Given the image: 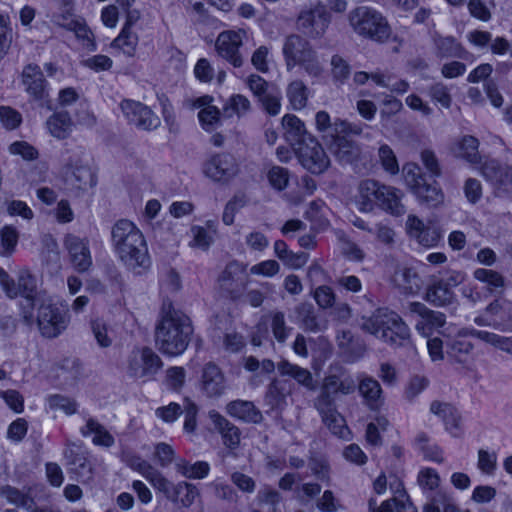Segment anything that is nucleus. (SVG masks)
<instances>
[{
	"label": "nucleus",
	"instance_id": "nucleus-1",
	"mask_svg": "<svg viewBox=\"0 0 512 512\" xmlns=\"http://www.w3.org/2000/svg\"><path fill=\"white\" fill-rule=\"evenodd\" d=\"M190 317L164 299L160 318L155 328V343L159 351L168 356H179L188 347L193 334Z\"/></svg>",
	"mask_w": 512,
	"mask_h": 512
},
{
	"label": "nucleus",
	"instance_id": "nucleus-2",
	"mask_svg": "<svg viewBox=\"0 0 512 512\" xmlns=\"http://www.w3.org/2000/svg\"><path fill=\"white\" fill-rule=\"evenodd\" d=\"M111 240L117 256L127 269L141 274L150 267L146 240L133 222L118 220L112 227Z\"/></svg>",
	"mask_w": 512,
	"mask_h": 512
},
{
	"label": "nucleus",
	"instance_id": "nucleus-3",
	"mask_svg": "<svg viewBox=\"0 0 512 512\" xmlns=\"http://www.w3.org/2000/svg\"><path fill=\"white\" fill-rule=\"evenodd\" d=\"M360 328L390 346H404L410 341V328L398 313L388 308H379L362 317Z\"/></svg>",
	"mask_w": 512,
	"mask_h": 512
},
{
	"label": "nucleus",
	"instance_id": "nucleus-4",
	"mask_svg": "<svg viewBox=\"0 0 512 512\" xmlns=\"http://www.w3.org/2000/svg\"><path fill=\"white\" fill-rule=\"evenodd\" d=\"M402 196V192L395 187L365 179L358 185L357 205L362 212L380 208L391 215L401 216L406 212L401 202Z\"/></svg>",
	"mask_w": 512,
	"mask_h": 512
},
{
	"label": "nucleus",
	"instance_id": "nucleus-5",
	"mask_svg": "<svg viewBox=\"0 0 512 512\" xmlns=\"http://www.w3.org/2000/svg\"><path fill=\"white\" fill-rule=\"evenodd\" d=\"M356 382L350 376L341 378L338 375H328L324 378L320 392L314 400V407L320 414L322 421L334 433L343 422L336 408L337 394L348 395L355 391Z\"/></svg>",
	"mask_w": 512,
	"mask_h": 512
},
{
	"label": "nucleus",
	"instance_id": "nucleus-6",
	"mask_svg": "<svg viewBox=\"0 0 512 512\" xmlns=\"http://www.w3.org/2000/svg\"><path fill=\"white\" fill-rule=\"evenodd\" d=\"M0 285L10 298L21 296L26 304H21L22 317L27 325H32L35 321L33 309L36 303L45 297L37 290V280L29 270H20L17 282L3 269L0 268Z\"/></svg>",
	"mask_w": 512,
	"mask_h": 512
},
{
	"label": "nucleus",
	"instance_id": "nucleus-7",
	"mask_svg": "<svg viewBox=\"0 0 512 512\" xmlns=\"http://www.w3.org/2000/svg\"><path fill=\"white\" fill-rule=\"evenodd\" d=\"M349 23L358 35L377 42H385L390 27L385 17L373 8L360 6L349 13Z\"/></svg>",
	"mask_w": 512,
	"mask_h": 512
},
{
	"label": "nucleus",
	"instance_id": "nucleus-8",
	"mask_svg": "<svg viewBox=\"0 0 512 512\" xmlns=\"http://www.w3.org/2000/svg\"><path fill=\"white\" fill-rule=\"evenodd\" d=\"M35 307H37L36 323L44 338H56L67 329L70 323L68 312L57 307L51 298L42 299L36 303Z\"/></svg>",
	"mask_w": 512,
	"mask_h": 512
},
{
	"label": "nucleus",
	"instance_id": "nucleus-9",
	"mask_svg": "<svg viewBox=\"0 0 512 512\" xmlns=\"http://www.w3.org/2000/svg\"><path fill=\"white\" fill-rule=\"evenodd\" d=\"M299 164L313 175L324 174L331 166V160L322 144L315 136H308L294 146Z\"/></svg>",
	"mask_w": 512,
	"mask_h": 512
},
{
	"label": "nucleus",
	"instance_id": "nucleus-10",
	"mask_svg": "<svg viewBox=\"0 0 512 512\" xmlns=\"http://www.w3.org/2000/svg\"><path fill=\"white\" fill-rule=\"evenodd\" d=\"M403 176L406 185L416 196L420 203L428 206H437L443 201V193L438 184L427 183L422 169L415 163H407L403 166Z\"/></svg>",
	"mask_w": 512,
	"mask_h": 512
},
{
	"label": "nucleus",
	"instance_id": "nucleus-11",
	"mask_svg": "<svg viewBox=\"0 0 512 512\" xmlns=\"http://www.w3.org/2000/svg\"><path fill=\"white\" fill-rule=\"evenodd\" d=\"M162 365L161 358L151 348H135L127 358V373L136 380L146 382L154 378Z\"/></svg>",
	"mask_w": 512,
	"mask_h": 512
},
{
	"label": "nucleus",
	"instance_id": "nucleus-12",
	"mask_svg": "<svg viewBox=\"0 0 512 512\" xmlns=\"http://www.w3.org/2000/svg\"><path fill=\"white\" fill-rule=\"evenodd\" d=\"M315 128L326 146L345 135H360L363 126L351 123L341 118L331 119L328 112L321 110L315 115Z\"/></svg>",
	"mask_w": 512,
	"mask_h": 512
},
{
	"label": "nucleus",
	"instance_id": "nucleus-13",
	"mask_svg": "<svg viewBox=\"0 0 512 512\" xmlns=\"http://www.w3.org/2000/svg\"><path fill=\"white\" fill-rule=\"evenodd\" d=\"M247 283L246 265L236 260L230 261L218 277L222 294L232 301L243 297Z\"/></svg>",
	"mask_w": 512,
	"mask_h": 512
},
{
	"label": "nucleus",
	"instance_id": "nucleus-14",
	"mask_svg": "<svg viewBox=\"0 0 512 512\" xmlns=\"http://www.w3.org/2000/svg\"><path fill=\"white\" fill-rule=\"evenodd\" d=\"M205 176L213 182L228 184L240 172V165L234 155L221 152L212 155L203 165Z\"/></svg>",
	"mask_w": 512,
	"mask_h": 512
},
{
	"label": "nucleus",
	"instance_id": "nucleus-15",
	"mask_svg": "<svg viewBox=\"0 0 512 512\" xmlns=\"http://www.w3.org/2000/svg\"><path fill=\"white\" fill-rule=\"evenodd\" d=\"M20 80L31 101L42 106L49 100V83L38 64L25 65L20 74Z\"/></svg>",
	"mask_w": 512,
	"mask_h": 512
},
{
	"label": "nucleus",
	"instance_id": "nucleus-16",
	"mask_svg": "<svg viewBox=\"0 0 512 512\" xmlns=\"http://www.w3.org/2000/svg\"><path fill=\"white\" fill-rule=\"evenodd\" d=\"M88 454L83 445L76 443L66 445L63 456L71 478L80 482H86L92 478L93 469Z\"/></svg>",
	"mask_w": 512,
	"mask_h": 512
},
{
	"label": "nucleus",
	"instance_id": "nucleus-17",
	"mask_svg": "<svg viewBox=\"0 0 512 512\" xmlns=\"http://www.w3.org/2000/svg\"><path fill=\"white\" fill-rule=\"evenodd\" d=\"M62 176L65 184L75 190H85L96 184L90 167L83 163L79 155L69 157L62 169Z\"/></svg>",
	"mask_w": 512,
	"mask_h": 512
},
{
	"label": "nucleus",
	"instance_id": "nucleus-18",
	"mask_svg": "<svg viewBox=\"0 0 512 512\" xmlns=\"http://www.w3.org/2000/svg\"><path fill=\"white\" fill-rule=\"evenodd\" d=\"M120 107L128 122L138 129L150 131L160 125V118L141 102L123 100Z\"/></svg>",
	"mask_w": 512,
	"mask_h": 512
},
{
	"label": "nucleus",
	"instance_id": "nucleus-19",
	"mask_svg": "<svg viewBox=\"0 0 512 512\" xmlns=\"http://www.w3.org/2000/svg\"><path fill=\"white\" fill-rule=\"evenodd\" d=\"M329 23L330 14L323 5L303 10L297 19L298 28L313 38L323 35Z\"/></svg>",
	"mask_w": 512,
	"mask_h": 512
},
{
	"label": "nucleus",
	"instance_id": "nucleus-20",
	"mask_svg": "<svg viewBox=\"0 0 512 512\" xmlns=\"http://www.w3.org/2000/svg\"><path fill=\"white\" fill-rule=\"evenodd\" d=\"M64 248L68 252L70 263L73 268L83 273L92 266V256L89 248V241L74 234H67L63 241Z\"/></svg>",
	"mask_w": 512,
	"mask_h": 512
},
{
	"label": "nucleus",
	"instance_id": "nucleus-21",
	"mask_svg": "<svg viewBox=\"0 0 512 512\" xmlns=\"http://www.w3.org/2000/svg\"><path fill=\"white\" fill-rule=\"evenodd\" d=\"M476 333H483V330L462 328L454 337L449 338L445 345L447 357L457 363H466L474 348L473 343L468 340V337L478 339Z\"/></svg>",
	"mask_w": 512,
	"mask_h": 512
},
{
	"label": "nucleus",
	"instance_id": "nucleus-22",
	"mask_svg": "<svg viewBox=\"0 0 512 512\" xmlns=\"http://www.w3.org/2000/svg\"><path fill=\"white\" fill-rule=\"evenodd\" d=\"M241 45L242 33L240 31L221 32L215 44L218 54L236 68L243 64V57L239 53Z\"/></svg>",
	"mask_w": 512,
	"mask_h": 512
},
{
	"label": "nucleus",
	"instance_id": "nucleus-23",
	"mask_svg": "<svg viewBox=\"0 0 512 512\" xmlns=\"http://www.w3.org/2000/svg\"><path fill=\"white\" fill-rule=\"evenodd\" d=\"M409 309L420 318L416 322V330L423 336H429L434 330L443 327L446 316L442 312L433 311L420 302H411Z\"/></svg>",
	"mask_w": 512,
	"mask_h": 512
},
{
	"label": "nucleus",
	"instance_id": "nucleus-24",
	"mask_svg": "<svg viewBox=\"0 0 512 512\" xmlns=\"http://www.w3.org/2000/svg\"><path fill=\"white\" fill-rule=\"evenodd\" d=\"M200 389L208 398L220 397L225 392L224 374L215 363L209 362L203 366Z\"/></svg>",
	"mask_w": 512,
	"mask_h": 512
},
{
	"label": "nucleus",
	"instance_id": "nucleus-25",
	"mask_svg": "<svg viewBox=\"0 0 512 512\" xmlns=\"http://www.w3.org/2000/svg\"><path fill=\"white\" fill-rule=\"evenodd\" d=\"M356 387L363 398V403L370 410H378L383 405V390L375 378L362 374L358 377V385Z\"/></svg>",
	"mask_w": 512,
	"mask_h": 512
},
{
	"label": "nucleus",
	"instance_id": "nucleus-26",
	"mask_svg": "<svg viewBox=\"0 0 512 512\" xmlns=\"http://www.w3.org/2000/svg\"><path fill=\"white\" fill-rule=\"evenodd\" d=\"M486 311L492 320V328L501 332L512 331V303L506 299L498 298L493 300Z\"/></svg>",
	"mask_w": 512,
	"mask_h": 512
},
{
	"label": "nucleus",
	"instance_id": "nucleus-27",
	"mask_svg": "<svg viewBox=\"0 0 512 512\" xmlns=\"http://www.w3.org/2000/svg\"><path fill=\"white\" fill-rule=\"evenodd\" d=\"M430 412L443 421L452 436L459 437L462 434L461 415L452 404L435 400L430 404Z\"/></svg>",
	"mask_w": 512,
	"mask_h": 512
},
{
	"label": "nucleus",
	"instance_id": "nucleus-28",
	"mask_svg": "<svg viewBox=\"0 0 512 512\" xmlns=\"http://www.w3.org/2000/svg\"><path fill=\"white\" fill-rule=\"evenodd\" d=\"M482 176L491 183L512 190V167L502 165L496 160H487L481 166Z\"/></svg>",
	"mask_w": 512,
	"mask_h": 512
},
{
	"label": "nucleus",
	"instance_id": "nucleus-29",
	"mask_svg": "<svg viewBox=\"0 0 512 512\" xmlns=\"http://www.w3.org/2000/svg\"><path fill=\"white\" fill-rule=\"evenodd\" d=\"M313 48L310 43L299 35L292 34L285 39L283 55L288 69H292Z\"/></svg>",
	"mask_w": 512,
	"mask_h": 512
},
{
	"label": "nucleus",
	"instance_id": "nucleus-30",
	"mask_svg": "<svg viewBox=\"0 0 512 512\" xmlns=\"http://www.w3.org/2000/svg\"><path fill=\"white\" fill-rule=\"evenodd\" d=\"M349 136H342L327 146L328 150L341 164L353 163L359 158L361 153L358 144L350 140Z\"/></svg>",
	"mask_w": 512,
	"mask_h": 512
},
{
	"label": "nucleus",
	"instance_id": "nucleus-31",
	"mask_svg": "<svg viewBox=\"0 0 512 512\" xmlns=\"http://www.w3.org/2000/svg\"><path fill=\"white\" fill-rule=\"evenodd\" d=\"M46 128L49 134L58 139H67L73 130V120L66 110L56 111L46 120Z\"/></svg>",
	"mask_w": 512,
	"mask_h": 512
},
{
	"label": "nucleus",
	"instance_id": "nucleus-32",
	"mask_svg": "<svg viewBox=\"0 0 512 512\" xmlns=\"http://www.w3.org/2000/svg\"><path fill=\"white\" fill-rule=\"evenodd\" d=\"M215 429L221 434L223 443L230 449H235L240 443V430L216 411L209 412Z\"/></svg>",
	"mask_w": 512,
	"mask_h": 512
},
{
	"label": "nucleus",
	"instance_id": "nucleus-33",
	"mask_svg": "<svg viewBox=\"0 0 512 512\" xmlns=\"http://www.w3.org/2000/svg\"><path fill=\"white\" fill-rule=\"evenodd\" d=\"M226 411L230 416L248 423H259L263 418L254 403L246 400L238 399L229 402Z\"/></svg>",
	"mask_w": 512,
	"mask_h": 512
},
{
	"label": "nucleus",
	"instance_id": "nucleus-34",
	"mask_svg": "<svg viewBox=\"0 0 512 512\" xmlns=\"http://www.w3.org/2000/svg\"><path fill=\"white\" fill-rule=\"evenodd\" d=\"M83 437H92V443L96 446L111 447L115 443L113 435L95 418H88L84 426L80 428Z\"/></svg>",
	"mask_w": 512,
	"mask_h": 512
},
{
	"label": "nucleus",
	"instance_id": "nucleus-35",
	"mask_svg": "<svg viewBox=\"0 0 512 512\" xmlns=\"http://www.w3.org/2000/svg\"><path fill=\"white\" fill-rule=\"evenodd\" d=\"M392 281L394 285L404 294H413L419 291L421 280L413 268L399 267L395 270Z\"/></svg>",
	"mask_w": 512,
	"mask_h": 512
},
{
	"label": "nucleus",
	"instance_id": "nucleus-36",
	"mask_svg": "<svg viewBox=\"0 0 512 512\" xmlns=\"http://www.w3.org/2000/svg\"><path fill=\"white\" fill-rule=\"evenodd\" d=\"M282 125L285 129V138L290 142L293 150L297 143H301V141L305 140L308 136H314L307 131L304 122L296 115L286 114L282 118Z\"/></svg>",
	"mask_w": 512,
	"mask_h": 512
},
{
	"label": "nucleus",
	"instance_id": "nucleus-37",
	"mask_svg": "<svg viewBox=\"0 0 512 512\" xmlns=\"http://www.w3.org/2000/svg\"><path fill=\"white\" fill-rule=\"evenodd\" d=\"M479 140L471 135H465L454 143L452 148L455 156L466 160L471 164H480L482 158L478 151Z\"/></svg>",
	"mask_w": 512,
	"mask_h": 512
},
{
	"label": "nucleus",
	"instance_id": "nucleus-38",
	"mask_svg": "<svg viewBox=\"0 0 512 512\" xmlns=\"http://www.w3.org/2000/svg\"><path fill=\"white\" fill-rule=\"evenodd\" d=\"M277 369L280 375L293 378L298 384L304 386L308 390H315L316 385L312 374L308 369L292 364L288 360H281L278 362Z\"/></svg>",
	"mask_w": 512,
	"mask_h": 512
},
{
	"label": "nucleus",
	"instance_id": "nucleus-39",
	"mask_svg": "<svg viewBox=\"0 0 512 512\" xmlns=\"http://www.w3.org/2000/svg\"><path fill=\"white\" fill-rule=\"evenodd\" d=\"M294 312L299 325L305 331L317 333L323 329L312 303L301 302L295 306Z\"/></svg>",
	"mask_w": 512,
	"mask_h": 512
},
{
	"label": "nucleus",
	"instance_id": "nucleus-40",
	"mask_svg": "<svg viewBox=\"0 0 512 512\" xmlns=\"http://www.w3.org/2000/svg\"><path fill=\"white\" fill-rule=\"evenodd\" d=\"M293 384L289 380L274 379L268 386L266 401L272 408L285 404L286 397L291 393Z\"/></svg>",
	"mask_w": 512,
	"mask_h": 512
},
{
	"label": "nucleus",
	"instance_id": "nucleus-41",
	"mask_svg": "<svg viewBox=\"0 0 512 512\" xmlns=\"http://www.w3.org/2000/svg\"><path fill=\"white\" fill-rule=\"evenodd\" d=\"M426 300L435 306H447L454 302L455 293L444 282L435 280L427 289Z\"/></svg>",
	"mask_w": 512,
	"mask_h": 512
},
{
	"label": "nucleus",
	"instance_id": "nucleus-42",
	"mask_svg": "<svg viewBox=\"0 0 512 512\" xmlns=\"http://www.w3.org/2000/svg\"><path fill=\"white\" fill-rule=\"evenodd\" d=\"M434 44L436 47L437 56L441 58H461L467 52L461 43H459L453 36H441L436 34L434 36Z\"/></svg>",
	"mask_w": 512,
	"mask_h": 512
},
{
	"label": "nucleus",
	"instance_id": "nucleus-43",
	"mask_svg": "<svg viewBox=\"0 0 512 512\" xmlns=\"http://www.w3.org/2000/svg\"><path fill=\"white\" fill-rule=\"evenodd\" d=\"M198 496L199 490L194 484L181 481L175 484L170 501L181 507L188 508L194 503Z\"/></svg>",
	"mask_w": 512,
	"mask_h": 512
},
{
	"label": "nucleus",
	"instance_id": "nucleus-44",
	"mask_svg": "<svg viewBox=\"0 0 512 512\" xmlns=\"http://www.w3.org/2000/svg\"><path fill=\"white\" fill-rule=\"evenodd\" d=\"M176 471L182 476L190 479H203L210 471V465L205 461H197L191 464L184 458H180L175 463Z\"/></svg>",
	"mask_w": 512,
	"mask_h": 512
},
{
	"label": "nucleus",
	"instance_id": "nucleus-45",
	"mask_svg": "<svg viewBox=\"0 0 512 512\" xmlns=\"http://www.w3.org/2000/svg\"><path fill=\"white\" fill-rule=\"evenodd\" d=\"M286 96L294 110H301L307 105L309 90L303 81L295 80L287 86Z\"/></svg>",
	"mask_w": 512,
	"mask_h": 512
},
{
	"label": "nucleus",
	"instance_id": "nucleus-46",
	"mask_svg": "<svg viewBox=\"0 0 512 512\" xmlns=\"http://www.w3.org/2000/svg\"><path fill=\"white\" fill-rule=\"evenodd\" d=\"M276 294V287L270 282H260L258 288L248 290L244 295L245 302L253 308L260 307L266 298Z\"/></svg>",
	"mask_w": 512,
	"mask_h": 512
},
{
	"label": "nucleus",
	"instance_id": "nucleus-47",
	"mask_svg": "<svg viewBox=\"0 0 512 512\" xmlns=\"http://www.w3.org/2000/svg\"><path fill=\"white\" fill-rule=\"evenodd\" d=\"M0 496L9 503L25 509H31L35 504L34 499L28 493L10 485L0 487Z\"/></svg>",
	"mask_w": 512,
	"mask_h": 512
},
{
	"label": "nucleus",
	"instance_id": "nucleus-48",
	"mask_svg": "<svg viewBox=\"0 0 512 512\" xmlns=\"http://www.w3.org/2000/svg\"><path fill=\"white\" fill-rule=\"evenodd\" d=\"M474 279L487 284L490 291L502 290L505 287V278L498 271L486 268H477L473 272Z\"/></svg>",
	"mask_w": 512,
	"mask_h": 512
},
{
	"label": "nucleus",
	"instance_id": "nucleus-49",
	"mask_svg": "<svg viewBox=\"0 0 512 512\" xmlns=\"http://www.w3.org/2000/svg\"><path fill=\"white\" fill-rule=\"evenodd\" d=\"M251 108L249 99L242 94L232 95L223 105V113L226 117L237 115L238 117L246 114Z\"/></svg>",
	"mask_w": 512,
	"mask_h": 512
},
{
	"label": "nucleus",
	"instance_id": "nucleus-50",
	"mask_svg": "<svg viewBox=\"0 0 512 512\" xmlns=\"http://www.w3.org/2000/svg\"><path fill=\"white\" fill-rule=\"evenodd\" d=\"M19 232L12 225H5L0 229V255L10 256L16 249Z\"/></svg>",
	"mask_w": 512,
	"mask_h": 512
},
{
	"label": "nucleus",
	"instance_id": "nucleus-51",
	"mask_svg": "<svg viewBox=\"0 0 512 512\" xmlns=\"http://www.w3.org/2000/svg\"><path fill=\"white\" fill-rule=\"evenodd\" d=\"M144 478L154 487V489L163 493V495L170 500L175 484L169 481L158 469L153 466Z\"/></svg>",
	"mask_w": 512,
	"mask_h": 512
},
{
	"label": "nucleus",
	"instance_id": "nucleus-52",
	"mask_svg": "<svg viewBox=\"0 0 512 512\" xmlns=\"http://www.w3.org/2000/svg\"><path fill=\"white\" fill-rule=\"evenodd\" d=\"M269 316L273 336L279 343H284L292 331V327L286 324L284 312L272 311Z\"/></svg>",
	"mask_w": 512,
	"mask_h": 512
},
{
	"label": "nucleus",
	"instance_id": "nucleus-53",
	"mask_svg": "<svg viewBox=\"0 0 512 512\" xmlns=\"http://www.w3.org/2000/svg\"><path fill=\"white\" fill-rule=\"evenodd\" d=\"M13 42V28L10 16L0 13V61L8 54Z\"/></svg>",
	"mask_w": 512,
	"mask_h": 512
},
{
	"label": "nucleus",
	"instance_id": "nucleus-54",
	"mask_svg": "<svg viewBox=\"0 0 512 512\" xmlns=\"http://www.w3.org/2000/svg\"><path fill=\"white\" fill-rule=\"evenodd\" d=\"M198 119L201 127L207 131H214L221 122V112L216 106H208L200 109Z\"/></svg>",
	"mask_w": 512,
	"mask_h": 512
},
{
	"label": "nucleus",
	"instance_id": "nucleus-55",
	"mask_svg": "<svg viewBox=\"0 0 512 512\" xmlns=\"http://www.w3.org/2000/svg\"><path fill=\"white\" fill-rule=\"evenodd\" d=\"M121 461L131 469L139 472L143 477L153 467L148 461L144 460L139 454L132 450H122L120 454Z\"/></svg>",
	"mask_w": 512,
	"mask_h": 512
},
{
	"label": "nucleus",
	"instance_id": "nucleus-56",
	"mask_svg": "<svg viewBox=\"0 0 512 512\" xmlns=\"http://www.w3.org/2000/svg\"><path fill=\"white\" fill-rule=\"evenodd\" d=\"M113 45L120 48L125 54L133 55L138 45V36L125 26L119 36L114 39Z\"/></svg>",
	"mask_w": 512,
	"mask_h": 512
},
{
	"label": "nucleus",
	"instance_id": "nucleus-57",
	"mask_svg": "<svg viewBox=\"0 0 512 512\" xmlns=\"http://www.w3.org/2000/svg\"><path fill=\"white\" fill-rule=\"evenodd\" d=\"M478 339L512 355V337H505L493 332L476 333Z\"/></svg>",
	"mask_w": 512,
	"mask_h": 512
},
{
	"label": "nucleus",
	"instance_id": "nucleus-58",
	"mask_svg": "<svg viewBox=\"0 0 512 512\" xmlns=\"http://www.w3.org/2000/svg\"><path fill=\"white\" fill-rule=\"evenodd\" d=\"M417 483L424 492H432L439 487L440 476L433 468H423L418 473Z\"/></svg>",
	"mask_w": 512,
	"mask_h": 512
},
{
	"label": "nucleus",
	"instance_id": "nucleus-59",
	"mask_svg": "<svg viewBox=\"0 0 512 512\" xmlns=\"http://www.w3.org/2000/svg\"><path fill=\"white\" fill-rule=\"evenodd\" d=\"M47 402L50 409L62 410L67 415L76 413L78 407V404L75 400L60 394L48 396Z\"/></svg>",
	"mask_w": 512,
	"mask_h": 512
},
{
	"label": "nucleus",
	"instance_id": "nucleus-60",
	"mask_svg": "<svg viewBox=\"0 0 512 512\" xmlns=\"http://www.w3.org/2000/svg\"><path fill=\"white\" fill-rule=\"evenodd\" d=\"M428 95L434 102L439 103L444 108H450L452 96L449 88L442 82H436L428 88Z\"/></svg>",
	"mask_w": 512,
	"mask_h": 512
},
{
	"label": "nucleus",
	"instance_id": "nucleus-61",
	"mask_svg": "<svg viewBox=\"0 0 512 512\" xmlns=\"http://www.w3.org/2000/svg\"><path fill=\"white\" fill-rule=\"evenodd\" d=\"M312 295L321 309H329L335 305L336 294L330 286L320 285L313 290Z\"/></svg>",
	"mask_w": 512,
	"mask_h": 512
},
{
	"label": "nucleus",
	"instance_id": "nucleus-62",
	"mask_svg": "<svg viewBox=\"0 0 512 512\" xmlns=\"http://www.w3.org/2000/svg\"><path fill=\"white\" fill-rule=\"evenodd\" d=\"M378 156L385 171L392 175H395L399 172V164L396 155L389 145H381L378 150Z\"/></svg>",
	"mask_w": 512,
	"mask_h": 512
},
{
	"label": "nucleus",
	"instance_id": "nucleus-63",
	"mask_svg": "<svg viewBox=\"0 0 512 512\" xmlns=\"http://www.w3.org/2000/svg\"><path fill=\"white\" fill-rule=\"evenodd\" d=\"M311 77H319L323 72V66L318 59L316 52L312 49L297 64Z\"/></svg>",
	"mask_w": 512,
	"mask_h": 512
},
{
	"label": "nucleus",
	"instance_id": "nucleus-64",
	"mask_svg": "<svg viewBox=\"0 0 512 512\" xmlns=\"http://www.w3.org/2000/svg\"><path fill=\"white\" fill-rule=\"evenodd\" d=\"M153 456L160 467L166 468L174 461L175 451L169 444L159 442L154 447Z\"/></svg>",
	"mask_w": 512,
	"mask_h": 512
}]
</instances>
